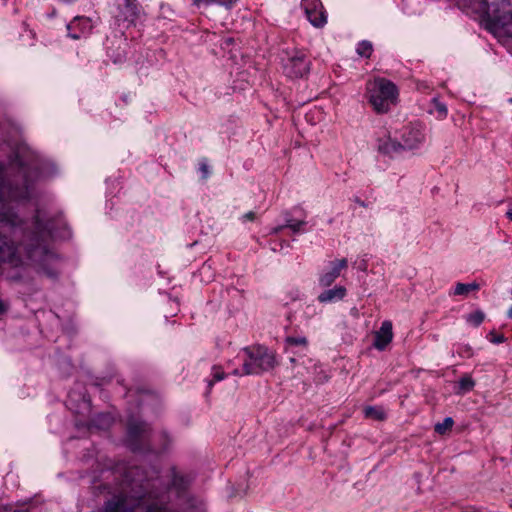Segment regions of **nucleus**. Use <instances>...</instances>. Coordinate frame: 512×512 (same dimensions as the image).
Here are the masks:
<instances>
[{
	"label": "nucleus",
	"instance_id": "27",
	"mask_svg": "<svg viewBox=\"0 0 512 512\" xmlns=\"http://www.w3.org/2000/svg\"><path fill=\"white\" fill-rule=\"evenodd\" d=\"M437 110H438V112H439L441 115L446 116V114H447V108H446V106H445V105H443V104H439V105H437Z\"/></svg>",
	"mask_w": 512,
	"mask_h": 512
},
{
	"label": "nucleus",
	"instance_id": "38",
	"mask_svg": "<svg viewBox=\"0 0 512 512\" xmlns=\"http://www.w3.org/2000/svg\"><path fill=\"white\" fill-rule=\"evenodd\" d=\"M352 313L356 316L357 315V310L356 309H352Z\"/></svg>",
	"mask_w": 512,
	"mask_h": 512
},
{
	"label": "nucleus",
	"instance_id": "9",
	"mask_svg": "<svg viewBox=\"0 0 512 512\" xmlns=\"http://www.w3.org/2000/svg\"><path fill=\"white\" fill-rule=\"evenodd\" d=\"M94 26L93 20L84 16H76L67 25L68 34L73 39L87 36Z\"/></svg>",
	"mask_w": 512,
	"mask_h": 512
},
{
	"label": "nucleus",
	"instance_id": "29",
	"mask_svg": "<svg viewBox=\"0 0 512 512\" xmlns=\"http://www.w3.org/2000/svg\"><path fill=\"white\" fill-rule=\"evenodd\" d=\"M129 431L133 435H136L138 433V430L133 425L129 426Z\"/></svg>",
	"mask_w": 512,
	"mask_h": 512
},
{
	"label": "nucleus",
	"instance_id": "18",
	"mask_svg": "<svg viewBox=\"0 0 512 512\" xmlns=\"http://www.w3.org/2000/svg\"><path fill=\"white\" fill-rule=\"evenodd\" d=\"M364 415L366 418L374 420H384L386 417L385 411L382 407L378 406H367L364 408Z\"/></svg>",
	"mask_w": 512,
	"mask_h": 512
},
{
	"label": "nucleus",
	"instance_id": "6",
	"mask_svg": "<svg viewBox=\"0 0 512 512\" xmlns=\"http://www.w3.org/2000/svg\"><path fill=\"white\" fill-rule=\"evenodd\" d=\"M481 11L486 12L491 21L501 27L512 28V4L507 0H498L492 6H488L485 0H479Z\"/></svg>",
	"mask_w": 512,
	"mask_h": 512
},
{
	"label": "nucleus",
	"instance_id": "24",
	"mask_svg": "<svg viewBox=\"0 0 512 512\" xmlns=\"http://www.w3.org/2000/svg\"><path fill=\"white\" fill-rule=\"evenodd\" d=\"M372 52V45L368 41H362L358 44L357 53L363 57H369Z\"/></svg>",
	"mask_w": 512,
	"mask_h": 512
},
{
	"label": "nucleus",
	"instance_id": "2",
	"mask_svg": "<svg viewBox=\"0 0 512 512\" xmlns=\"http://www.w3.org/2000/svg\"><path fill=\"white\" fill-rule=\"evenodd\" d=\"M278 365L274 352L261 345H253L240 350L234 360L227 362L228 368L233 367L234 376L259 375Z\"/></svg>",
	"mask_w": 512,
	"mask_h": 512
},
{
	"label": "nucleus",
	"instance_id": "35",
	"mask_svg": "<svg viewBox=\"0 0 512 512\" xmlns=\"http://www.w3.org/2000/svg\"><path fill=\"white\" fill-rule=\"evenodd\" d=\"M45 273H46L48 276H50V277H53V276H55V275H56V273H54V272H45Z\"/></svg>",
	"mask_w": 512,
	"mask_h": 512
},
{
	"label": "nucleus",
	"instance_id": "26",
	"mask_svg": "<svg viewBox=\"0 0 512 512\" xmlns=\"http://www.w3.org/2000/svg\"><path fill=\"white\" fill-rule=\"evenodd\" d=\"M255 219V213L250 211L242 216L243 221H253Z\"/></svg>",
	"mask_w": 512,
	"mask_h": 512
},
{
	"label": "nucleus",
	"instance_id": "7",
	"mask_svg": "<svg viewBox=\"0 0 512 512\" xmlns=\"http://www.w3.org/2000/svg\"><path fill=\"white\" fill-rule=\"evenodd\" d=\"M310 62L303 52L296 51L284 64V72L290 78H302L308 74Z\"/></svg>",
	"mask_w": 512,
	"mask_h": 512
},
{
	"label": "nucleus",
	"instance_id": "22",
	"mask_svg": "<svg viewBox=\"0 0 512 512\" xmlns=\"http://www.w3.org/2000/svg\"><path fill=\"white\" fill-rule=\"evenodd\" d=\"M485 318V314L482 311H475L466 317V321L474 326H479Z\"/></svg>",
	"mask_w": 512,
	"mask_h": 512
},
{
	"label": "nucleus",
	"instance_id": "11",
	"mask_svg": "<svg viewBox=\"0 0 512 512\" xmlns=\"http://www.w3.org/2000/svg\"><path fill=\"white\" fill-rule=\"evenodd\" d=\"M347 267L346 259H337L330 262L326 270L319 277V284L322 287L330 286L339 276L342 270Z\"/></svg>",
	"mask_w": 512,
	"mask_h": 512
},
{
	"label": "nucleus",
	"instance_id": "1",
	"mask_svg": "<svg viewBox=\"0 0 512 512\" xmlns=\"http://www.w3.org/2000/svg\"><path fill=\"white\" fill-rule=\"evenodd\" d=\"M43 219L38 214L34 223V230L28 235L35 249H27L25 257L22 256L21 251L14 245L7 237L0 235V262L8 264L12 268H22L27 264V260H33L36 251L41 250V242L49 237L56 236L54 227L50 221L47 220L45 224L42 223Z\"/></svg>",
	"mask_w": 512,
	"mask_h": 512
},
{
	"label": "nucleus",
	"instance_id": "14",
	"mask_svg": "<svg viewBox=\"0 0 512 512\" xmlns=\"http://www.w3.org/2000/svg\"><path fill=\"white\" fill-rule=\"evenodd\" d=\"M346 296V288L343 286H335L320 293L317 297L320 303H335L342 300Z\"/></svg>",
	"mask_w": 512,
	"mask_h": 512
},
{
	"label": "nucleus",
	"instance_id": "23",
	"mask_svg": "<svg viewBox=\"0 0 512 512\" xmlns=\"http://www.w3.org/2000/svg\"><path fill=\"white\" fill-rule=\"evenodd\" d=\"M305 224L306 222L304 220L287 219L285 227L291 229L294 233H298Z\"/></svg>",
	"mask_w": 512,
	"mask_h": 512
},
{
	"label": "nucleus",
	"instance_id": "33",
	"mask_svg": "<svg viewBox=\"0 0 512 512\" xmlns=\"http://www.w3.org/2000/svg\"><path fill=\"white\" fill-rule=\"evenodd\" d=\"M507 315L509 318L512 319V306L509 308L508 312H507Z\"/></svg>",
	"mask_w": 512,
	"mask_h": 512
},
{
	"label": "nucleus",
	"instance_id": "12",
	"mask_svg": "<svg viewBox=\"0 0 512 512\" xmlns=\"http://www.w3.org/2000/svg\"><path fill=\"white\" fill-rule=\"evenodd\" d=\"M393 339L391 321H383L380 329L375 333L374 347L378 350H384Z\"/></svg>",
	"mask_w": 512,
	"mask_h": 512
},
{
	"label": "nucleus",
	"instance_id": "4",
	"mask_svg": "<svg viewBox=\"0 0 512 512\" xmlns=\"http://www.w3.org/2000/svg\"><path fill=\"white\" fill-rule=\"evenodd\" d=\"M369 103L377 113H385L395 105L398 98L396 85L385 78H375L366 85Z\"/></svg>",
	"mask_w": 512,
	"mask_h": 512
},
{
	"label": "nucleus",
	"instance_id": "25",
	"mask_svg": "<svg viewBox=\"0 0 512 512\" xmlns=\"http://www.w3.org/2000/svg\"><path fill=\"white\" fill-rule=\"evenodd\" d=\"M194 3L196 5H201V4H210V3H219V4H223L222 2H220L219 0H194Z\"/></svg>",
	"mask_w": 512,
	"mask_h": 512
},
{
	"label": "nucleus",
	"instance_id": "5",
	"mask_svg": "<svg viewBox=\"0 0 512 512\" xmlns=\"http://www.w3.org/2000/svg\"><path fill=\"white\" fill-rule=\"evenodd\" d=\"M103 512H165V509L152 502L150 496H119L109 501Z\"/></svg>",
	"mask_w": 512,
	"mask_h": 512
},
{
	"label": "nucleus",
	"instance_id": "13",
	"mask_svg": "<svg viewBox=\"0 0 512 512\" xmlns=\"http://www.w3.org/2000/svg\"><path fill=\"white\" fill-rule=\"evenodd\" d=\"M378 150L383 154L394 157L400 154L404 150V148L402 146L401 141H397L395 139H392L391 137H387L379 140Z\"/></svg>",
	"mask_w": 512,
	"mask_h": 512
},
{
	"label": "nucleus",
	"instance_id": "36",
	"mask_svg": "<svg viewBox=\"0 0 512 512\" xmlns=\"http://www.w3.org/2000/svg\"><path fill=\"white\" fill-rule=\"evenodd\" d=\"M201 170H202L203 172L207 173V167H206L205 165H203V166L201 167Z\"/></svg>",
	"mask_w": 512,
	"mask_h": 512
},
{
	"label": "nucleus",
	"instance_id": "30",
	"mask_svg": "<svg viewBox=\"0 0 512 512\" xmlns=\"http://www.w3.org/2000/svg\"><path fill=\"white\" fill-rule=\"evenodd\" d=\"M6 309L5 304L0 300V313L4 312Z\"/></svg>",
	"mask_w": 512,
	"mask_h": 512
},
{
	"label": "nucleus",
	"instance_id": "16",
	"mask_svg": "<svg viewBox=\"0 0 512 512\" xmlns=\"http://www.w3.org/2000/svg\"><path fill=\"white\" fill-rule=\"evenodd\" d=\"M120 9L124 21L134 22L139 15L137 0H125Z\"/></svg>",
	"mask_w": 512,
	"mask_h": 512
},
{
	"label": "nucleus",
	"instance_id": "28",
	"mask_svg": "<svg viewBox=\"0 0 512 512\" xmlns=\"http://www.w3.org/2000/svg\"><path fill=\"white\" fill-rule=\"evenodd\" d=\"M283 228H286L285 225L275 227V228L272 229L271 233L272 234H278Z\"/></svg>",
	"mask_w": 512,
	"mask_h": 512
},
{
	"label": "nucleus",
	"instance_id": "3",
	"mask_svg": "<svg viewBox=\"0 0 512 512\" xmlns=\"http://www.w3.org/2000/svg\"><path fill=\"white\" fill-rule=\"evenodd\" d=\"M12 170V166L6 169L0 165V226L16 228L22 221L13 212L10 202L27 198L29 192L27 184L21 189L12 188L10 183Z\"/></svg>",
	"mask_w": 512,
	"mask_h": 512
},
{
	"label": "nucleus",
	"instance_id": "37",
	"mask_svg": "<svg viewBox=\"0 0 512 512\" xmlns=\"http://www.w3.org/2000/svg\"><path fill=\"white\" fill-rule=\"evenodd\" d=\"M290 362H291L292 364H295V363H296L295 358H294V357H291V358H290Z\"/></svg>",
	"mask_w": 512,
	"mask_h": 512
},
{
	"label": "nucleus",
	"instance_id": "31",
	"mask_svg": "<svg viewBox=\"0 0 512 512\" xmlns=\"http://www.w3.org/2000/svg\"><path fill=\"white\" fill-rule=\"evenodd\" d=\"M506 215L512 221V207L507 211Z\"/></svg>",
	"mask_w": 512,
	"mask_h": 512
},
{
	"label": "nucleus",
	"instance_id": "21",
	"mask_svg": "<svg viewBox=\"0 0 512 512\" xmlns=\"http://www.w3.org/2000/svg\"><path fill=\"white\" fill-rule=\"evenodd\" d=\"M453 424H454V421L451 417H446L443 422L441 423H437L434 427L435 431L438 433V434H445L446 432H448L449 430H451V428L453 427Z\"/></svg>",
	"mask_w": 512,
	"mask_h": 512
},
{
	"label": "nucleus",
	"instance_id": "32",
	"mask_svg": "<svg viewBox=\"0 0 512 512\" xmlns=\"http://www.w3.org/2000/svg\"><path fill=\"white\" fill-rule=\"evenodd\" d=\"M19 176L21 178H23L25 176V171L22 168L19 170Z\"/></svg>",
	"mask_w": 512,
	"mask_h": 512
},
{
	"label": "nucleus",
	"instance_id": "34",
	"mask_svg": "<svg viewBox=\"0 0 512 512\" xmlns=\"http://www.w3.org/2000/svg\"><path fill=\"white\" fill-rule=\"evenodd\" d=\"M20 278H21V276H19V275H12L11 276V279H13V280H19Z\"/></svg>",
	"mask_w": 512,
	"mask_h": 512
},
{
	"label": "nucleus",
	"instance_id": "10",
	"mask_svg": "<svg viewBox=\"0 0 512 512\" xmlns=\"http://www.w3.org/2000/svg\"><path fill=\"white\" fill-rule=\"evenodd\" d=\"M302 6L310 23L315 27H322L326 23V16L319 0H303Z\"/></svg>",
	"mask_w": 512,
	"mask_h": 512
},
{
	"label": "nucleus",
	"instance_id": "8",
	"mask_svg": "<svg viewBox=\"0 0 512 512\" xmlns=\"http://www.w3.org/2000/svg\"><path fill=\"white\" fill-rule=\"evenodd\" d=\"M425 140L424 129L421 125L411 124L405 126L400 135V141L404 150L418 148Z\"/></svg>",
	"mask_w": 512,
	"mask_h": 512
},
{
	"label": "nucleus",
	"instance_id": "20",
	"mask_svg": "<svg viewBox=\"0 0 512 512\" xmlns=\"http://www.w3.org/2000/svg\"><path fill=\"white\" fill-rule=\"evenodd\" d=\"M226 374L223 371L221 366H213L212 367V379L208 381V389L211 390L214 382L221 381L225 378Z\"/></svg>",
	"mask_w": 512,
	"mask_h": 512
},
{
	"label": "nucleus",
	"instance_id": "15",
	"mask_svg": "<svg viewBox=\"0 0 512 512\" xmlns=\"http://www.w3.org/2000/svg\"><path fill=\"white\" fill-rule=\"evenodd\" d=\"M307 345L306 337H287L285 340V351L292 354H301L307 350Z\"/></svg>",
	"mask_w": 512,
	"mask_h": 512
},
{
	"label": "nucleus",
	"instance_id": "17",
	"mask_svg": "<svg viewBox=\"0 0 512 512\" xmlns=\"http://www.w3.org/2000/svg\"><path fill=\"white\" fill-rule=\"evenodd\" d=\"M479 289V284L476 282L472 283H457L455 285V288L450 295H461V296H467L471 291H476Z\"/></svg>",
	"mask_w": 512,
	"mask_h": 512
},
{
	"label": "nucleus",
	"instance_id": "19",
	"mask_svg": "<svg viewBox=\"0 0 512 512\" xmlns=\"http://www.w3.org/2000/svg\"><path fill=\"white\" fill-rule=\"evenodd\" d=\"M475 386V382L469 375H464L458 381V393L464 394L471 391Z\"/></svg>",
	"mask_w": 512,
	"mask_h": 512
}]
</instances>
